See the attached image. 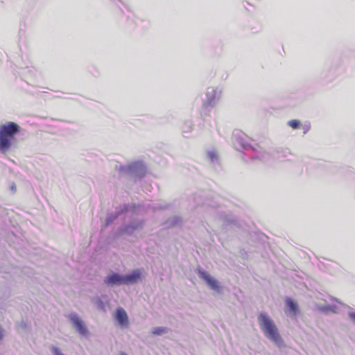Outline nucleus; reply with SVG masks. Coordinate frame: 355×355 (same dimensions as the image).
Here are the masks:
<instances>
[{
	"label": "nucleus",
	"instance_id": "nucleus-1",
	"mask_svg": "<svg viewBox=\"0 0 355 355\" xmlns=\"http://www.w3.org/2000/svg\"><path fill=\"white\" fill-rule=\"evenodd\" d=\"M20 132V127L15 122L9 121L0 125V151L8 152L16 141L15 135Z\"/></svg>",
	"mask_w": 355,
	"mask_h": 355
},
{
	"label": "nucleus",
	"instance_id": "nucleus-2",
	"mask_svg": "<svg viewBox=\"0 0 355 355\" xmlns=\"http://www.w3.org/2000/svg\"><path fill=\"white\" fill-rule=\"evenodd\" d=\"M260 328L263 332L265 336L275 343L277 345L281 346L283 344V340L279 333L278 329L275 322L266 313H261L258 317Z\"/></svg>",
	"mask_w": 355,
	"mask_h": 355
},
{
	"label": "nucleus",
	"instance_id": "nucleus-3",
	"mask_svg": "<svg viewBox=\"0 0 355 355\" xmlns=\"http://www.w3.org/2000/svg\"><path fill=\"white\" fill-rule=\"evenodd\" d=\"M141 275L142 271L141 270H133L130 274L123 276L112 273V284H135L141 279Z\"/></svg>",
	"mask_w": 355,
	"mask_h": 355
},
{
	"label": "nucleus",
	"instance_id": "nucleus-4",
	"mask_svg": "<svg viewBox=\"0 0 355 355\" xmlns=\"http://www.w3.org/2000/svg\"><path fill=\"white\" fill-rule=\"evenodd\" d=\"M115 320L116 323L123 329L129 327V318L126 311L123 308H118L115 313Z\"/></svg>",
	"mask_w": 355,
	"mask_h": 355
},
{
	"label": "nucleus",
	"instance_id": "nucleus-5",
	"mask_svg": "<svg viewBox=\"0 0 355 355\" xmlns=\"http://www.w3.org/2000/svg\"><path fill=\"white\" fill-rule=\"evenodd\" d=\"M198 273L199 275V277L201 279H204L211 289H219L220 286L218 281L213 278L209 273L202 270L201 269H198Z\"/></svg>",
	"mask_w": 355,
	"mask_h": 355
},
{
	"label": "nucleus",
	"instance_id": "nucleus-6",
	"mask_svg": "<svg viewBox=\"0 0 355 355\" xmlns=\"http://www.w3.org/2000/svg\"><path fill=\"white\" fill-rule=\"evenodd\" d=\"M71 320L73 322V327L80 335L85 336L87 334L88 330L87 327L76 314L71 315Z\"/></svg>",
	"mask_w": 355,
	"mask_h": 355
},
{
	"label": "nucleus",
	"instance_id": "nucleus-7",
	"mask_svg": "<svg viewBox=\"0 0 355 355\" xmlns=\"http://www.w3.org/2000/svg\"><path fill=\"white\" fill-rule=\"evenodd\" d=\"M286 304L289 311L295 316L297 315L299 309L297 304L291 298L286 299Z\"/></svg>",
	"mask_w": 355,
	"mask_h": 355
},
{
	"label": "nucleus",
	"instance_id": "nucleus-8",
	"mask_svg": "<svg viewBox=\"0 0 355 355\" xmlns=\"http://www.w3.org/2000/svg\"><path fill=\"white\" fill-rule=\"evenodd\" d=\"M167 332L166 327H155L153 329L152 334L154 335H162Z\"/></svg>",
	"mask_w": 355,
	"mask_h": 355
},
{
	"label": "nucleus",
	"instance_id": "nucleus-9",
	"mask_svg": "<svg viewBox=\"0 0 355 355\" xmlns=\"http://www.w3.org/2000/svg\"><path fill=\"white\" fill-rule=\"evenodd\" d=\"M288 125L290 127H291L293 129L295 130V129L300 128L301 123L299 120L294 119V120L289 121L288 123Z\"/></svg>",
	"mask_w": 355,
	"mask_h": 355
},
{
	"label": "nucleus",
	"instance_id": "nucleus-10",
	"mask_svg": "<svg viewBox=\"0 0 355 355\" xmlns=\"http://www.w3.org/2000/svg\"><path fill=\"white\" fill-rule=\"evenodd\" d=\"M53 352L54 355H64L60 351V349L57 347H53Z\"/></svg>",
	"mask_w": 355,
	"mask_h": 355
},
{
	"label": "nucleus",
	"instance_id": "nucleus-11",
	"mask_svg": "<svg viewBox=\"0 0 355 355\" xmlns=\"http://www.w3.org/2000/svg\"><path fill=\"white\" fill-rule=\"evenodd\" d=\"M105 282L107 284H110L111 283V275H107L106 277H105Z\"/></svg>",
	"mask_w": 355,
	"mask_h": 355
},
{
	"label": "nucleus",
	"instance_id": "nucleus-12",
	"mask_svg": "<svg viewBox=\"0 0 355 355\" xmlns=\"http://www.w3.org/2000/svg\"><path fill=\"white\" fill-rule=\"evenodd\" d=\"M119 355H127V354L124 352H121Z\"/></svg>",
	"mask_w": 355,
	"mask_h": 355
}]
</instances>
